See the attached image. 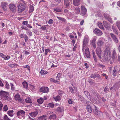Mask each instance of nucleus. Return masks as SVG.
Listing matches in <instances>:
<instances>
[{"instance_id":"obj_58","label":"nucleus","mask_w":120,"mask_h":120,"mask_svg":"<svg viewBox=\"0 0 120 120\" xmlns=\"http://www.w3.org/2000/svg\"><path fill=\"white\" fill-rule=\"evenodd\" d=\"M3 58L5 60H7L9 59L10 57V56H7L5 55V56H4L3 57Z\"/></svg>"},{"instance_id":"obj_40","label":"nucleus","mask_w":120,"mask_h":120,"mask_svg":"<svg viewBox=\"0 0 120 120\" xmlns=\"http://www.w3.org/2000/svg\"><path fill=\"white\" fill-rule=\"evenodd\" d=\"M34 10V6H33L30 5L29 10L30 12H32Z\"/></svg>"},{"instance_id":"obj_62","label":"nucleus","mask_w":120,"mask_h":120,"mask_svg":"<svg viewBox=\"0 0 120 120\" xmlns=\"http://www.w3.org/2000/svg\"><path fill=\"white\" fill-rule=\"evenodd\" d=\"M28 22L27 21H24L23 22L22 24L24 25H26L27 24Z\"/></svg>"},{"instance_id":"obj_2","label":"nucleus","mask_w":120,"mask_h":120,"mask_svg":"<svg viewBox=\"0 0 120 120\" xmlns=\"http://www.w3.org/2000/svg\"><path fill=\"white\" fill-rule=\"evenodd\" d=\"M84 93L88 98L91 101L93 99H97L98 96L97 94L93 91V93L91 94V95H90V94L87 91H85Z\"/></svg>"},{"instance_id":"obj_37","label":"nucleus","mask_w":120,"mask_h":120,"mask_svg":"<svg viewBox=\"0 0 120 120\" xmlns=\"http://www.w3.org/2000/svg\"><path fill=\"white\" fill-rule=\"evenodd\" d=\"M116 24L120 31V21H117L116 23Z\"/></svg>"},{"instance_id":"obj_20","label":"nucleus","mask_w":120,"mask_h":120,"mask_svg":"<svg viewBox=\"0 0 120 120\" xmlns=\"http://www.w3.org/2000/svg\"><path fill=\"white\" fill-rule=\"evenodd\" d=\"M15 112L13 110H9L7 112L8 114L10 116L12 117L14 114Z\"/></svg>"},{"instance_id":"obj_42","label":"nucleus","mask_w":120,"mask_h":120,"mask_svg":"<svg viewBox=\"0 0 120 120\" xmlns=\"http://www.w3.org/2000/svg\"><path fill=\"white\" fill-rule=\"evenodd\" d=\"M3 119L4 120H11L6 115H4Z\"/></svg>"},{"instance_id":"obj_60","label":"nucleus","mask_w":120,"mask_h":120,"mask_svg":"<svg viewBox=\"0 0 120 120\" xmlns=\"http://www.w3.org/2000/svg\"><path fill=\"white\" fill-rule=\"evenodd\" d=\"M23 67L24 68H27L28 70H29V71H30V67L28 65H26L24 66Z\"/></svg>"},{"instance_id":"obj_35","label":"nucleus","mask_w":120,"mask_h":120,"mask_svg":"<svg viewBox=\"0 0 120 120\" xmlns=\"http://www.w3.org/2000/svg\"><path fill=\"white\" fill-rule=\"evenodd\" d=\"M56 17L59 20H60L62 22H66V20L63 18H62L58 16H57Z\"/></svg>"},{"instance_id":"obj_28","label":"nucleus","mask_w":120,"mask_h":120,"mask_svg":"<svg viewBox=\"0 0 120 120\" xmlns=\"http://www.w3.org/2000/svg\"><path fill=\"white\" fill-rule=\"evenodd\" d=\"M25 101L26 103H32V101L30 98H28L25 99Z\"/></svg>"},{"instance_id":"obj_51","label":"nucleus","mask_w":120,"mask_h":120,"mask_svg":"<svg viewBox=\"0 0 120 120\" xmlns=\"http://www.w3.org/2000/svg\"><path fill=\"white\" fill-rule=\"evenodd\" d=\"M90 77L92 78L95 79L96 77V74H91L90 75Z\"/></svg>"},{"instance_id":"obj_30","label":"nucleus","mask_w":120,"mask_h":120,"mask_svg":"<svg viewBox=\"0 0 120 120\" xmlns=\"http://www.w3.org/2000/svg\"><path fill=\"white\" fill-rule=\"evenodd\" d=\"M93 111L94 112L95 115H98V111L95 106H94V109H93Z\"/></svg>"},{"instance_id":"obj_41","label":"nucleus","mask_w":120,"mask_h":120,"mask_svg":"<svg viewBox=\"0 0 120 120\" xmlns=\"http://www.w3.org/2000/svg\"><path fill=\"white\" fill-rule=\"evenodd\" d=\"M54 10L57 12H60L62 11V10L60 8H56L54 9Z\"/></svg>"},{"instance_id":"obj_17","label":"nucleus","mask_w":120,"mask_h":120,"mask_svg":"<svg viewBox=\"0 0 120 120\" xmlns=\"http://www.w3.org/2000/svg\"><path fill=\"white\" fill-rule=\"evenodd\" d=\"M81 0H73V4L74 5L77 6L80 4Z\"/></svg>"},{"instance_id":"obj_50","label":"nucleus","mask_w":120,"mask_h":120,"mask_svg":"<svg viewBox=\"0 0 120 120\" xmlns=\"http://www.w3.org/2000/svg\"><path fill=\"white\" fill-rule=\"evenodd\" d=\"M24 36L25 41L26 42H27L28 39V37L26 34H25Z\"/></svg>"},{"instance_id":"obj_61","label":"nucleus","mask_w":120,"mask_h":120,"mask_svg":"<svg viewBox=\"0 0 120 120\" xmlns=\"http://www.w3.org/2000/svg\"><path fill=\"white\" fill-rule=\"evenodd\" d=\"M69 89L71 93L73 92L74 91V89L72 87H69Z\"/></svg>"},{"instance_id":"obj_49","label":"nucleus","mask_w":120,"mask_h":120,"mask_svg":"<svg viewBox=\"0 0 120 120\" xmlns=\"http://www.w3.org/2000/svg\"><path fill=\"white\" fill-rule=\"evenodd\" d=\"M104 16L105 18L106 19H107L110 17L109 15L106 14H105L104 15Z\"/></svg>"},{"instance_id":"obj_48","label":"nucleus","mask_w":120,"mask_h":120,"mask_svg":"<svg viewBox=\"0 0 120 120\" xmlns=\"http://www.w3.org/2000/svg\"><path fill=\"white\" fill-rule=\"evenodd\" d=\"M112 27L114 32L115 33V34H117V31L116 30L114 26H112Z\"/></svg>"},{"instance_id":"obj_38","label":"nucleus","mask_w":120,"mask_h":120,"mask_svg":"<svg viewBox=\"0 0 120 120\" xmlns=\"http://www.w3.org/2000/svg\"><path fill=\"white\" fill-rule=\"evenodd\" d=\"M40 117L41 120H46L47 119L46 116L45 115H43Z\"/></svg>"},{"instance_id":"obj_53","label":"nucleus","mask_w":120,"mask_h":120,"mask_svg":"<svg viewBox=\"0 0 120 120\" xmlns=\"http://www.w3.org/2000/svg\"><path fill=\"white\" fill-rule=\"evenodd\" d=\"M11 86V90H15V87L14 86L13 84L12 83H10Z\"/></svg>"},{"instance_id":"obj_15","label":"nucleus","mask_w":120,"mask_h":120,"mask_svg":"<svg viewBox=\"0 0 120 120\" xmlns=\"http://www.w3.org/2000/svg\"><path fill=\"white\" fill-rule=\"evenodd\" d=\"M9 8L12 11H14L15 10V6L13 4H11L9 5Z\"/></svg>"},{"instance_id":"obj_24","label":"nucleus","mask_w":120,"mask_h":120,"mask_svg":"<svg viewBox=\"0 0 120 120\" xmlns=\"http://www.w3.org/2000/svg\"><path fill=\"white\" fill-rule=\"evenodd\" d=\"M15 99L16 100H18L19 101H21L22 100V99L20 98V96L18 94L16 95L15 97Z\"/></svg>"},{"instance_id":"obj_63","label":"nucleus","mask_w":120,"mask_h":120,"mask_svg":"<svg viewBox=\"0 0 120 120\" xmlns=\"http://www.w3.org/2000/svg\"><path fill=\"white\" fill-rule=\"evenodd\" d=\"M0 86L2 87L4 86V84L0 80Z\"/></svg>"},{"instance_id":"obj_64","label":"nucleus","mask_w":120,"mask_h":120,"mask_svg":"<svg viewBox=\"0 0 120 120\" xmlns=\"http://www.w3.org/2000/svg\"><path fill=\"white\" fill-rule=\"evenodd\" d=\"M24 35H25V34H21L19 35V37L21 38H22L24 37Z\"/></svg>"},{"instance_id":"obj_43","label":"nucleus","mask_w":120,"mask_h":120,"mask_svg":"<svg viewBox=\"0 0 120 120\" xmlns=\"http://www.w3.org/2000/svg\"><path fill=\"white\" fill-rule=\"evenodd\" d=\"M4 111H7L8 110V108L7 105H5L3 107Z\"/></svg>"},{"instance_id":"obj_9","label":"nucleus","mask_w":120,"mask_h":120,"mask_svg":"<svg viewBox=\"0 0 120 120\" xmlns=\"http://www.w3.org/2000/svg\"><path fill=\"white\" fill-rule=\"evenodd\" d=\"M96 53L100 59H101V55L102 53V51L101 48L98 47L96 50Z\"/></svg>"},{"instance_id":"obj_56","label":"nucleus","mask_w":120,"mask_h":120,"mask_svg":"<svg viewBox=\"0 0 120 120\" xmlns=\"http://www.w3.org/2000/svg\"><path fill=\"white\" fill-rule=\"evenodd\" d=\"M53 22V20L51 19H50L48 21V23L49 24H52Z\"/></svg>"},{"instance_id":"obj_4","label":"nucleus","mask_w":120,"mask_h":120,"mask_svg":"<svg viewBox=\"0 0 120 120\" xmlns=\"http://www.w3.org/2000/svg\"><path fill=\"white\" fill-rule=\"evenodd\" d=\"M25 112L24 111L20 110L17 112V116L19 118H22L25 117Z\"/></svg>"},{"instance_id":"obj_45","label":"nucleus","mask_w":120,"mask_h":120,"mask_svg":"<svg viewBox=\"0 0 120 120\" xmlns=\"http://www.w3.org/2000/svg\"><path fill=\"white\" fill-rule=\"evenodd\" d=\"M109 90V89L107 86H106L104 89V92L106 93L108 92Z\"/></svg>"},{"instance_id":"obj_13","label":"nucleus","mask_w":120,"mask_h":120,"mask_svg":"<svg viewBox=\"0 0 120 120\" xmlns=\"http://www.w3.org/2000/svg\"><path fill=\"white\" fill-rule=\"evenodd\" d=\"M25 9V7L24 5L21 4H19L18 8V11L19 12H21L23 11Z\"/></svg>"},{"instance_id":"obj_29","label":"nucleus","mask_w":120,"mask_h":120,"mask_svg":"<svg viewBox=\"0 0 120 120\" xmlns=\"http://www.w3.org/2000/svg\"><path fill=\"white\" fill-rule=\"evenodd\" d=\"M112 56V57L113 59H115L116 57V52L115 51V49H114L113 50Z\"/></svg>"},{"instance_id":"obj_39","label":"nucleus","mask_w":120,"mask_h":120,"mask_svg":"<svg viewBox=\"0 0 120 120\" xmlns=\"http://www.w3.org/2000/svg\"><path fill=\"white\" fill-rule=\"evenodd\" d=\"M48 73L47 71L42 70L41 71V74L42 75H44Z\"/></svg>"},{"instance_id":"obj_32","label":"nucleus","mask_w":120,"mask_h":120,"mask_svg":"<svg viewBox=\"0 0 120 120\" xmlns=\"http://www.w3.org/2000/svg\"><path fill=\"white\" fill-rule=\"evenodd\" d=\"M5 82V88L7 89H9L10 88V86L8 82L6 81Z\"/></svg>"},{"instance_id":"obj_52","label":"nucleus","mask_w":120,"mask_h":120,"mask_svg":"<svg viewBox=\"0 0 120 120\" xmlns=\"http://www.w3.org/2000/svg\"><path fill=\"white\" fill-rule=\"evenodd\" d=\"M50 51V50L49 49H46L45 50V55H47L48 52Z\"/></svg>"},{"instance_id":"obj_11","label":"nucleus","mask_w":120,"mask_h":120,"mask_svg":"<svg viewBox=\"0 0 120 120\" xmlns=\"http://www.w3.org/2000/svg\"><path fill=\"white\" fill-rule=\"evenodd\" d=\"M49 89L47 87H41L40 89V92L45 93H47L49 91Z\"/></svg>"},{"instance_id":"obj_47","label":"nucleus","mask_w":120,"mask_h":120,"mask_svg":"<svg viewBox=\"0 0 120 120\" xmlns=\"http://www.w3.org/2000/svg\"><path fill=\"white\" fill-rule=\"evenodd\" d=\"M58 95H60V96H61L63 93V92L60 90H59L58 91Z\"/></svg>"},{"instance_id":"obj_59","label":"nucleus","mask_w":120,"mask_h":120,"mask_svg":"<svg viewBox=\"0 0 120 120\" xmlns=\"http://www.w3.org/2000/svg\"><path fill=\"white\" fill-rule=\"evenodd\" d=\"M107 19L111 23H113V22L112 21L111 18H110V17Z\"/></svg>"},{"instance_id":"obj_21","label":"nucleus","mask_w":120,"mask_h":120,"mask_svg":"<svg viewBox=\"0 0 120 120\" xmlns=\"http://www.w3.org/2000/svg\"><path fill=\"white\" fill-rule=\"evenodd\" d=\"M1 6L3 9L5 10L7 8V3L4 2H2L1 3Z\"/></svg>"},{"instance_id":"obj_14","label":"nucleus","mask_w":120,"mask_h":120,"mask_svg":"<svg viewBox=\"0 0 120 120\" xmlns=\"http://www.w3.org/2000/svg\"><path fill=\"white\" fill-rule=\"evenodd\" d=\"M38 111L32 112L29 113V114L32 117L34 118L38 114Z\"/></svg>"},{"instance_id":"obj_5","label":"nucleus","mask_w":120,"mask_h":120,"mask_svg":"<svg viewBox=\"0 0 120 120\" xmlns=\"http://www.w3.org/2000/svg\"><path fill=\"white\" fill-rule=\"evenodd\" d=\"M89 39L88 36L86 35L85 36L84 39L83 41V46L82 50H83L85 48V46L88 44V42L89 41Z\"/></svg>"},{"instance_id":"obj_55","label":"nucleus","mask_w":120,"mask_h":120,"mask_svg":"<svg viewBox=\"0 0 120 120\" xmlns=\"http://www.w3.org/2000/svg\"><path fill=\"white\" fill-rule=\"evenodd\" d=\"M74 102L71 99H70L68 101V103L69 104H73Z\"/></svg>"},{"instance_id":"obj_46","label":"nucleus","mask_w":120,"mask_h":120,"mask_svg":"<svg viewBox=\"0 0 120 120\" xmlns=\"http://www.w3.org/2000/svg\"><path fill=\"white\" fill-rule=\"evenodd\" d=\"M48 106L49 107L52 108L54 106V105L52 103H50L48 104Z\"/></svg>"},{"instance_id":"obj_25","label":"nucleus","mask_w":120,"mask_h":120,"mask_svg":"<svg viewBox=\"0 0 120 120\" xmlns=\"http://www.w3.org/2000/svg\"><path fill=\"white\" fill-rule=\"evenodd\" d=\"M103 24L105 27L106 28H108L109 26V25L105 21H103Z\"/></svg>"},{"instance_id":"obj_54","label":"nucleus","mask_w":120,"mask_h":120,"mask_svg":"<svg viewBox=\"0 0 120 120\" xmlns=\"http://www.w3.org/2000/svg\"><path fill=\"white\" fill-rule=\"evenodd\" d=\"M60 77V73H58L56 76V79L57 80H59Z\"/></svg>"},{"instance_id":"obj_34","label":"nucleus","mask_w":120,"mask_h":120,"mask_svg":"<svg viewBox=\"0 0 120 120\" xmlns=\"http://www.w3.org/2000/svg\"><path fill=\"white\" fill-rule=\"evenodd\" d=\"M37 101L40 104H42L44 102L43 99L42 98L38 99L37 100Z\"/></svg>"},{"instance_id":"obj_57","label":"nucleus","mask_w":120,"mask_h":120,"mask_svg":"<svg viewBox=\"0 0 120 120\" xmlns=\"http://www.w3.org/2000/svg\"><path fill=\"white\" fill-rule=\"evenodd\" d=\"M3 105L1 101H0V111H1L2 109Z\"/></svg>"},{"instance_id":"obj_12","label":"nucleus","mask_w":120,"mask_h":120,"mask_svg":"<svg viewBox=\"0 0 120 120\" xmlns=\"http://www.w3.org/2000/svg\"><path fill=\"white\" fill-rule=\"evenodd\" d=\"M84 55L86 56L87 58H90V55L89 49L88 48H86L85 53H84Z\"/></svg>"},{"instance_id":"obj_6","label":"nucleus","mask_w":120,"mask_h":120,"mask_svg":"<svg viewBox=\"0 0 120 120\" xmlns=\"http://www.w3.org/2000/svg\"><path fill=\"white\" fill-rule=\"evenodd\" d=\"M120 71V68H119V67L115 66L114 68L112 73V75L114 76H116L117 74Z\"/></svg>"},{"instance_id":"obj_1","label":"nucleus","mask_w":120,"mask_h":120,"mask_svg":"<svg viewBox=\"0 0 120 120\" xmlns=\"http://www.w3.org/2000/svg\"><path fill=\"white\" fill-rule=\"evenodd\" d=\"M110 48L109 47L106 48L104 51L103 59L106 61L109 60L110 59Z\"/></svg>"},{"instance_id":"obj_44","label":"nucleus","mask_w":120,"mask_h":120,"mask_svg":"<svg viewBox=\"0 0 120 120\" xmlns=\"http://www.w3.org/2000/svg\"><path fill=\"white\" fill-rule=\"evenodd\" d=\"M47 115H55L54 114V113H53L52 112L50 111H48L47 112Z\"/></svg>"},{"instance_id":"obj_8","label":"nucleus","mask_w":120,"mask_h":120,"mask_svg":"<svg viewBox=\"0 0 120 120\" xmlns=\"http://www.w3.org/2000/svg\"><path fill=\"white\" fill-rule=\"evenodd\" d=\"M105 41V39L104 38H100L97 42V45L98 46V47L101 48V47L102 46L103 44Z\"/></svg>"},{"instance_id":"obj_31","label":"nucleus","mask_w":120,"mask_h":120,"mask_svg":"<svg viewBox=\"0 0 120 120\" xmlns=\"http://www.w3.org/2000/svg\"><path fill=\"white\" fill-rule=\"evenodd\" d=\"M23 87L26 89H27L28 87V85L26 82H24L22 83Z\"/></svg>"},{"instance_id":"obj_23","label":"nucleus","mask_w":120,"mask_h":120,"mask_svg":"<svg viewBox=\"0 0 120 120\" xmlns=\"http://www.w3.org/2000/svg\"><path fill=\"white\" fill-rule=\"evenodd\" d=\"M56 111L58 112H64V110L62 107H59L57 109Z\"/></svg>"},{"instance_id":"obj_33","label":"nucleus","mask_w":120,"mask_h":120,"mask_svg":"<svg viewBox=\"0 0 120 120\" xmlns=\"http://www.w3.org/2000/svg\"><path fill=\"white\" fill-rule=\"evenodd\" d=\"M98 25L100 29H104L103 26L101 22H98Z\"/></svg>"},{"instance_id":"obj_18","label":"nucleus","mask_w":120,"mask_h":120,"mask_svg":"<svg viewBox=\"0 0 120 120\" xmlns=\"http://www.w3.org/2000/svg\"><path fill=\"white\" fill-rule=\"evenodd\" d=\"M56 115H50L49 117L48 120H55L56 118Z\"/></svg>"},{"instance_id":"obj_36","label":"nucleus","mask_w":120,"mask_h":120,"mask_svg":"<svg viewBox=\"0 0 120 120\" xmlns=\"http://www.w3.org/2000/svg\"><path fill=\"white\" fill-rule=\"evenodd\" d=\"M93 55L95 61L96 62L97 61V59L95 54V53L94 51H93Z\"/></svg>"},{"instance_id":"obj_10","label":"nucleus","mask_w":120,"mask_h":120,"mask_svg":"<svg viewBox=\"0 0 120 120\" xmlns=\"http://www.w3.org/2000/svg\"><path fill=\"white\" fill-rule=\"evenodd\" d=\"M93 32L94 34L98 36H101L103 34L102 31L97 28H95Z\"/></svg>"},{"instance_id":"obj_22","label":"nucleus","mask_w":120,"mask_h":120,"mask_svg":"<svg viewBox=\"0 0 120 120\" xmlns=\"http://www.w3.org/2000/svg\"><path fill=\"white\" fill-rule=\"evenodd\" d=\"M64 5L66 6V7H68L70 3L68 0H64Z\"/></svg>"},{"instance_id":"obj_27","label":"nucleus","mask_w":120,"mask_h":120,"mask_svg":"<svg viewBox=\"0 0 120 120\" xmlns=\"http://www.w3.org/2000/svg\"><path fill=\"white\" fill-rule=\"evenodd\" d=\"M61 97L58 95L56 97H54L53 98L56 101H57L60 100Z\"/></svg>"},{"instance_id":"obj_16","label":"nucleus","mask_w":120,"mask_h":120,"mask_svg":"<svg viewBox=\"0 0 120 120\" xmlns=\"http://www.w3.org/2000/svg\"><path fill=\"white\" fill-rule=\"evenodd\" d=\"M110 35L114 42L116 43H117L118 42V40L116 36L112 33L110 34Z\"/></svg>"},{"instance_id":"obj_19","label":"nucleus","mask_w":120,"mask_h":120,"mask_svg":"<svg viewBox=\"0 0 120 120\" xmlns=\"http://www.w3.org/2000/svg\"><path fill=\"white\" fill-rule=\"evenodd\" d=\"M88 111L90 113H92L93 112V109L91 106L90 105H87L86 107Z\"/></svg>"},{"instance_id":"obj_3","label":"nucleus","mask_w":120,"mask_h":120,"mask_svg":"<svg viewBox=\"0 0 120 120\" xmlns=\"http://www.w3.org/2000/svg\"><path fill=\"white\" fill-rule=\"evenodd\" d=\"M0 97L5 100H8L9 99L8 92L2 90L0 91Z\"/></svg>"},{"instance_id":"obj_26","label":"nucleus","mask_w":120,"mask_h":120,"mask_svg":"<svg viewBox=\"0 0 120 120\" xmlns=\"http://www.w3.org/2000/svg\"><path fill=\"white\" fill-rule=\"evenodd\" d=\"M74 11L76 14H79L80 12V8L79 7H76Z\"/></svg>"},{"instance_id":"obj_7","label":"nucleus","mask_w":120,"mask_h":120,"mask_svg":"<svg viewBox=\"0 0 120 120\" xmlns=\"http://www.w3.org/2000/svg\"><path fill=\"white\" fill-rule=\"evenodd\" d=\"M81 15L83 16L86 15L87 13V10L85 7L83 5H82L81 7Z\"/></svg>"}]
</instances>
